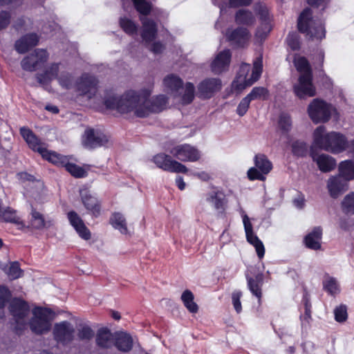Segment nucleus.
<instances>
[{
	"label": "nucleus",
	"mask_w": 354,
	"mask_h": 354,
	"mask_svg": "<svg viewBox=\"0 0 354 354\" xmlns=\"http://www.w3.org/2000/svg\"><path fill=\"white\" fill-rule=\"evenodd\" d=\"M64 167L73 176L77 178L84 177L86 174V171L82 167L73 164L67 160V163L65 165Z\"/></svg>",
	"instance_id": "49"
},
{
	"label": "nucleus",
	"mask_w": 354,
	"mask_h": 354,
	"mask_svg": "<svg viewBox=\"0 0 354 354\" xmlns=\"http://www.w3.org/2000/svg\"><path fill=\"white\" fill-rule=\"evenodd\" d=\"M335 319L336 322L342 323L348 318L347 308L345 305H340L334 309Z\"/></svg>",
	"instance_id": "50"
},
{
	"label": "nucleus",
	"mask_w": 354,
	"mask_h": 354,
	"mask_svg": "<svg viewBox=\"0 0 354 354\" xmlns=\"http://www.w3.org/2000/svg\"><path fill=\"white\" fill-rule=\"evenodd\" d=\"M310 156L322 172H328L335 167L336 161L329 155L324 153L319 154L315 151L312 150Z\"/></svg>",
	"instance_id": "29"
},
{
	"label": "nucleus",
	"mask_w": 354,
	"mask_h": 354,
	"mask_svg": "<svg viewBox=\"0 0 354 354\" xmlns=\"http://www.w3.org/2000/svg\"><path fill=\"white\" fill-rule=\"evenodd\" d=\"M0 221L11 223L17 225L19 229L26 227L25 223L17 212L10 207H3L0 201Z\"/></svg>",
	"instance_id": "28"
},
{
	"label": "nucleus",
	"mask_w": 354,
	"mask_h": 354,
	"mask_svg": "<svg viewBox=\"0 0 354 354\" xmlns=\"http://www.w3.org/2000/svg\"><path fill=\"white\" fill-rule=\"evenodd\" d=\"M97 81L93 76L83 75L77 83L76 88L79 95L87 100L95 98L97 91Z\"/></svg>",
	"instance_id": "14"
},
{
	"label": "nucleus",
	"mask_w": 354,
	"mask_h": 354,
	"mask_svg": "<svg viewBox=\"0 0 354 354\" xmlns=\"http://www.w3.org/2000/svg\"><path fill=\"white\" fill-rule=\"evenodd\" d=\"M307 111L311 120L317 124L328 122L336 109L324 100L314 99L308 105Z\"/></svg>",
	"instance_id": "7"
},
{
	"label": "nucleus",
	"mask_w": 354,
	"mask_h": 354,
	"mask_svg": "<svg viewBox=\"0 0 354 354\" xmlns=\"http://www.w3.org/2000/svg\"><path fill=\"white\" fill-rule=\"evenodd\" d=\"M310 9H305L298 19V29L312 39H322L325 37V28L323 23L312 19Z\"/></svg>",
	"instance_id": "5"
},
{
	"label": "nucleus",
	"mask_w": 354,
	"mask_h": 354,
	"mask_svg": "<svg viewBox=\"0 0 354 354\" xmlns=\"http://www.w3.org/2000/svg\"><path fill=\"white\" fill-rule=\"evenodd\" d=\"M194 294L189 290H185L181 295V300L186 308L192 313L198 312V305L194 302Z\"/></svg>",
	"instance_id": "42"
},
{
	"label": "nucleus",
	"mask_w": 354,
	"mask_h": 354,
	"mask_svg": "<svg viewBox=\"0 0 354 354\" xmlns=\"http://www.w3.org/2000/svg\"><path fill=\"white\" fill-rule=\"evenodd\" d=\"M251 100L248 96H245L239 104L236 113L239 116L244 115L248 110Z\"/></svg>",
	"instance_id": "54"
},
{
	"label": "nucleus",
	"mask_w": 354,
	"mask_h": 354,
	"mask_svg": "<svg viewBox=\"0 0 354 354\" xmlns=\"http://www.w3.org/2000/svg\"><path fill=\"white\" fill-rule=\"evenodd\" d=\"M292 151L295 156H303L307 151L306 144L303 141H295L292 144Z\"/></svg>",
	"instance_id": "52"
},
{
	"label": "nucleus",
	"mask_w": 354,
	"mask_h": 354,
	"mask_svg": "<svg viewBox=\"0 0 354 354\" xmlns=\"http://www.w3.org/2000/svg\"><path fill=\"white\" fill-rule=\"evenodd\" d=\"M111 223L115 229L118 230L123 234H128L126 221L123 215L120 213H115L112 215Z\"/></svg>",
	"instance_id": "44"
},
{
	"label": "nucleus",
	"mask_w": 354,
	"mask_h": 354,
	"mask_svg": "<svg viewBox=\"0 0 354 354\" xmlns=\"http://www.w3.org/2000/svg\"><path fill=\"white\" fill-rule=\"evenodd\" d=\"M287 43L292 50H297L299 48V38L295 33H291L288 35Z\"/></svg>",
	"instance_id": "57"
},
{
	"label": "nucleus",
	"mask_w": 354,
	"mask_h": 354,
	"mask_svg": "<svg viewBox=\"0 0 354 354\" xmlns=\"http://www.w3.org/2000/svg\"><path fill=\"white\" fill-rule=\"evenodd\" d=\"M30 215V225L35 229L41 230L53 225L52 220L46 218L41 212L35 209H32Z\"/></svg>",
	"instance_id": "34"
},
{
	"label": "nucleus",
	"mask_w": 354,
	"mask_h": 354,
	"mask_svg": "<svg viewBox=\"0 0 354 354\" xmlns=\"http://www.w3.org/2000/svg\"><path fill=\"white\" fill-rule=\"evenodd\" d=\"M235 21L237 24L249 26L254 24L255 17L251 11L241 9L236 12Z\"/></svg>",
	"instance_id": "39"
},
{
	"label": "nucleus",
	"mask_w": 354,
	"mask_h": 354,
	"mask_svg": "<svg viewBox=\"0 0 354 354\" xmlns=\"http://www.w3.org/2000/svg\"><path fill=\"white\" fill-rule=\"evenodd\" d=\"M1 270L12 280L19 278L22 276L23 271L19 268L17 262H9L6 264H1Z\"/></svg>",
	"instance_id": "41"
},
{
	"label": "nucleus",
	"mask_w": 354,
	"mask_h": 354,
	"mask_svg": "<svg viewBox=\"0 0 354 354\" xmlns=\"http://www.w3.org/2000/svg\"><path fill=\"white\" fill-rule=\"evenodd\" d=\"M11 297V293L8 288L5 286H0V308L5 306L6 302Z\"/></svg>",
	"instance_id": "56"
},
{
	"label": "nucleus",
	"mask_w": 354,
	"mask_h": 354,
	"mask_svg": "<svg viewBox=\"0 0 354 354\" xmlns=\"http://www.w3.org/2000/svg\"><path fill=\"white\" fill-rule=\"evenodd\" d=\"M247 96L251 101L254 100H264L268 97V91L263 87H254Z\"/></svg>",
	"instance_id": "48"
},
{
	"label": "nucleus",
	"mask_w": 354,
	"mask_h": 354,
	"mask_svg": "<svg viewBox=\"0 0 354 354\" xmlns=\"http://www.w3.org/2000/svg\"><path fill=\"white\" fill-rule=\"evenodd\" d=\"M41 155L43 158L57 166L64 167L67 163L68 158L66 156H62L54 151H48L46 148L41 153Z\"/></svg>",
	"instance_id": "40"
},
{
	"label": "nucleus",
	"mask_w": 354,
	"mask_h": 354,
	"mask_svg": "<svg viewBox=\"0 0 354 354\" xmlns=\"http://www.w3.org/2000/svg\"><path fill=\"white\" fill-rule=\"evenodd\" d=\"M295 206L298 209H302L305 205V198L303 195H299L293 201Z\"/></svg>",
	"instance_id": "62"
},
{
	"label": "nucleus",
	"mask_w": 354,
	"mask_h": 354,
	"mask_svg": "<svg viewBox=\"0 0 354 354\" xmlns=\"http://www.w3.org/2000/svg\"><path fill=\"white\" fill-rule=\"evenodd\" d=\"M324 289L330 295H336L340 292L339 285L334 277L326 276L323 280Z\"/></svg>",
	"instance_id": "43"
},
{
	"label": "nucleus",
	"mask_w": 354,
	"mask_h": 354,
	"mask_svg": "<svg viewBox=\"0 0 354 354\" xmlns=\"http://www.w3.org/2000/svg\"><path fill=\"white\" fill-rule=\"evenodd\" d=\"M322 229L315 227L309 232L304 239L306 246L310 249L317 250L321 248Z\"/></svg>",
	"instance_id": "32"
},
{
	"label": "nucleus",
	"mask_w": 354,
	"mask_h": 354,
	"mask_svg": "<svg viewBox=\"0 0 354 354\" xmlns=\"http://www.w3.org/2000/svg\"><path fill=\"white\" fill-rule=\"evenodd\" d=\"M169 151L174 158L183 162H195L201 157L200 151L188 144L176 145Z\"/></svg>",
	"instance_id": "13"
},
{
	"label": "nucleus",
	"mask_w": 354,
	"mask_h": 354,
	"mask_svg": "<svg viewBox=\"0 0 354 354\" xmlns=\"http://www.w3.org/2000/svg\"><path fill=\"white\" fill-rule=\"evenodd\" d=\"M162 49H163V46L162 44H160V43H154L151 46V50L153 53L158 54V53H161Z\"/></svg>",
	"instance_id": "64"
},
{
	"label": "nucleus",
	"mask_w": 354,
	"mask_h": 354,
	"mask_svg": "<svg viewBox=\"0 0 354 354\" xmlns=\"http://www.w3.org/2000/svg\"><path fill=\"white\" fill-rule=\"evenodd\" d=\"M115 338L110 330L104 328L100 329L96 336V342L99 347L109 348L113 344Z\"/></svg>",
	"instance_id": "38"
},
{
	"label": "nucleus",
	"mask_w": 354,
	"mask_h": 354,
	"mask_svg": "<svg viewBox=\"0 0 354 354\" xmlns=\"http://www.w3.org/2000/svg\"><path fill=\"white\" fill-rule=\"evenodd\" d=\"M327 188L331 197L337 198L348 189V183L339 176H333L327 181Z\"/></svg>",
	"instance_id": "24"
},
{
	"label": "nucleus",
	"mask_w": 354,
	"mask_h": 354,
	"mask_svg": "<svg viewBox=\"0 0 354 354\" xmlns=\"http://www.w3.org/2000/svg\"><path fill=\"white\" fill-rule=\"evenodd\" d=\"M38 41L39 37L36 34L26 35L16 41V50L19 53H25L30 48L35 46Z\"/></svg>",
	"instance_id": "31"
},
{
	"label": "nucleus",
	"mask_w": 354,
	"mask_h": 354,
	"mask_svg": "<svg viewBox=\"0 0 354 354\" xmlns=\"http://www.w3.org/2000/svg\"><path fill=\"white\" fill-rule=\"evenodd\" d=\"M225 36L232 45L237 47L248 46L251 37L249 30L245 28L228 30L225 33Z\"/></svg>",
	"instance_id": "19"
},
{
	"label": "nucleus",
	"mask_w": 354,
	"mask_h": 354,
	"mask_svg": "<svg viewBox=\"0 0 354 354\" xmlns=\"http://www.w3.org/2000/svg\"><path fill=\"white\" fill-rule=\"evenodd\" d=\"M37 79L41 86L48 91H51L50 86V82L57 79L59 85L64 88L68 89L72 86V76L64 71V65L61 63H53L48 66L42 73L37 74Z\"/></svg>",
	"instance_id": "3"
},
{
	"label": "nucleus",
	"mask_w": 354,
	"mask_h": 354,
	"mask_svg": "<svg viewBox=\"0 0 354 354\" xmlns=\"http://www.w3.org/2000/svg\"><path fill=\"white\" fill-rule=\"evenodd\" d=\"M32 315L30 326L34 333L42 334L50 330L53 315L50 309L36 307L32 310Z\"/></svg>",
	"instance_id": "8"
},
{
	"label": "nucleus",
	"mask_w": 354,
	"mask_h": 354,
	"mask_svg": "<svg viewBox=\"0 0 354 354\" xmlns=\"http://www.w3.org/2000/svg\"><path fill=\"white\" fill-rule=\"evenodd\" d=\"M74 333V328L68 322L64 321L57 323L54 326V337L57 342L62 344L71 342L73 339Z\"/></svg>",
	"instance_id": "17"
},
{
	"label": "nucleus",
	"mask_w": 354,
	"mask_h": 354,
	"mask_svg": "<svg viewBox=\"0 0 354 354\" xmlns=\"http://www.w3.org/2000/svg\"><path fill=\"white\" fill-rule=\"evenodd\" d=\"M136 10L141 15L140 21L142 23V37L146 43L152 41L156 33V24L145 17L153 10L151 3L145 0H132Z\"/></svg>",
	"instance_id": "6"
},
{
	"label": "nucleus",
	"mask_w": 354,
	"mask_h": 354,
	"mask_svg": "<svg viewBox=\"0 0 354 354\" xmlns=\"http://www.w3.org/2000/svg\"><path fill=\"white\" fill-rule=\"evenodd\" d=\"M67 218L70 224L74 228L79 236L88 241L91 238V232L86 226L82 218L74 211H71L67 214Z\"/></svg>",
	"instance_id": "21"
},
{
	"label": "nucleus",
	"mask_w": 354,
	"mask_h": 354,
	"mask_svg": "<svg viewBox=\"0 0 354 354\" xmlns=\"http://www.w3.org/2000/svg\"><path fill=\"white\" fill-rule=\"evenodd\" d=\"M241 215L243 220L247 241L254 246L258 257L261 259L263 258L265 254L264 245L262 241L253 232L252 224L250 219L243 210L241 211Z\"/></svg>",
	"instance_id": "10"
},
{
	"label": "nucleus",
	"mask_w": 354,
	"mask_h": 354,
	"mask_svg": "<svg viewBox=\"0 0 354 354\" xmlns=\"http://www.w3.org/2000/svg\"><path fill=\"white\" fill-rule=\"evenodd\" d=\"M94 336V332L87 324H80L77 328V337L81 340H89Z\"/></svg>",
	"instance_id": "47"
},
{
	"label": "nucleus",
	"mask_w": 354,
	"mask_h": 354,
	"mask_svg": "<svg viewBox=\"0 0 354 354\" xmlns=\"http://www.w3.org/2000/svg\"><path fill=\"white\" fill-rule=\"evenodd\" d=\"M329 1L330 0H308V3L311 6L317 7L323 6L324 8Z\"/></svg>",
	"instance_id": "63"
},
{
	"label": "nucleus",
	"mask_w": 354,
	"mask_h": 354,
	"mask_svg": "<svg viewBox=\"0 0 354 354\" xmlns=\"http://www.w3.org/2000/svg\"><path fill=\"white\" fill-rule=\"evenodd\" d=\"M254 10L259 16L261 24L258 27L255 37L261 41L265 39L272 29L271 18L267 6L263 3H257Z\"/></svg>",
	"instance_id": "11"
},
{
	"label": "nucleus",
	"mask_w": 354,
	"mask_h": 354,
	"mask_svg": "<svg viewBox=\"0 0 354 354\" xmlns=\"http://www.w3.org/2000/svg\"><path fill=\"white\" fill-rule=\"evenodd\" d=\"M339 175L348 183L354 180V161L348 160L342 161L338 167Z\"/></svg>",
	"instance_id": "37"
},
{
	"label": "nucleus",
	"mask_w": 354,
	"mask_h": 354,
	"mask_svg": "<svg viewBox=\"0 0 354 354\" xmlns=\"http://www.w3.org/2000/svg\"><path fill=\"white\" fill-rule=\"evenodd\" d=\"M255 167H251L247 172L250 180H266V176L272 170V165L264 154H257L254 156Z\"/></svg>",
	"instance_id": "9"
},
{
	"label": "nucleus",
	"mask_w": 354,
	"mask_h": 354,
	"mask_svg": "<svg viewBox=\"0 0 354 354\" xmlns=\"http://www.w3.org/2000/svg\"><path fill=\"white\" fill-rule=\"evenodd\" d=\"M279 128L283 132H288L291 129L292 122L290 117L287 113H281L279 119Z\"/></svg>",
	"instance_id": "51"
},
{
	"label": "nucleus",
	"mask_w": 354,
	"mask_h": 354,
	"mask_svg": "<svg viewBox=\"0 0 354 354\" xmlns=\"http://www.w3.org/2000/svg\"><path fill=\"white\" fill-rule=\"evenodd\" d=\"M328 138L326 151L336 154L342 153L347 149L348 141L342 133L335 131L329 132Z\"/></svg>",
	"instance_id": "20"
},
{
	"label": "nucleus",
	"mask_w": 354,
	"mask_h": 354,
	"mask_svg": "<svg viewBox=\"0 0 354 354\" xmlns=\"http://www.w3.org/2000/svg\"><path fill=\"white\" fill-rule=\"evenodd\" d=\"M151 86L139 92L129 91L120 98L109 95L104 103L107 109H115L121 113L133 112L140 118L146 117L151 113H158L166 109L168 100L163 95L149 100Z\"/></svg>",
	"instance_id": "1"
},
{
	"label": "nucleus",
	"mask_w": 354,
	"mask_h": 354,
	"mask_svg": "<svg viewBox=\"0 0 354 354\" xmlns=\"http://www.w3.org/2000/svg\"><path fill=\"white\" fill-rule=\"evenodd\" d=\"M165 90L182 104H188L194 98V86L190 82L183 85L182 80L174 74L166 76L163 80Z\"/></svg>",
	"instance_id": "2"
},
{
	"label": "nucleus",
	"mask_w": 354,
	"mask_h": 354,
	"mask_svg": "<svg viewBox=\"0 0 354 354\" xmlns=\"http://www.w3.org/2000/svg\"><path fill=\"white\" fill-rule=\"evenodd\" d=\"M10 312L17 324L19 325L18 328L21 329V326H24L26 324V317L29 312L28 304L21 299H13L10 304Z\"/></svg>",
	"instance_id": "18"
},
{
	"label": "nucleus",
	"mask_w": 354,
	"mask_h": 354,
	"mask_svg": "<svg viewBox=\"0 0 354 354\" xmlns=\"http://www.w3.org/2000/svg\"><path fill=\"white\" fill-rule=\"evenodd\" d=\"M10 16L5 11L0 12V30L6 28L10 23Z\"/></svg>",
	"instance_id": "59"
},
{
	"label": "nucleus",
	"mask_w": 354,
	"mask_h": 354,
	"mask_svg": "<svg viewBox=\"0 0 354 354\" xmlns=\"http://www.w3.org/2000/svg\"><path fill=\"white\" fill-rule=\"evenodd\" d=\"M107 142L106 136L99 132L95 133L93 129H88L82 136L83 145L89 149L102 146Z\"/></svg>",
	"instance_id": "22"
},
{
	"label": "nucleus",
	"mask_w": 354,
	"mask_h": 354,
	"mask_svg": "<svg viewBox=\"0 0 354 354\" xmlns=\"http://www.w3.org/2000/svg\"><path fill=\"white\" fill-rule=\"evenodd\" d=\"M221 88V82L218 78H209L201 82L198 86L199 95L203 98H209Z\"/></svg>",
	"instance_id": "23"
},
{
	"label": "nucleus",
	"mask_w": 354,
	"mask_h": 354,
	"mask_svg": "<svg viewBox=\"0 0 354 354\" xmlns=\"http://www.w3.org/2000/svg\"><path fill=\"white\" fill-rule=\"evenodd\" d=\"M252 0H230L231 7L246 6L251 3Z\"/></svg>",
	"instance_id": "60"
},
{
	"label": "nucleus",
	"mask_w": 354,
	"mask_h": 354,
	"mask_svg": "<svg viewBox=\"0 0 354 354\" xmlns=\"http://www.w3.org/2000/svg\"><path fill=\"white\" fill-rule=\"evenodd\" d=\"M133 342L131 335L124 332L117 333L115 337V346L118 350L123 352H127L131 349Z\"/></svg>",
	"instance_id": "36"
},
{
	"label": "nucleus",
	"mask_w": 354,
	"mask_h": 354,
	"mask_svg": "<svg viewBox=\"0 0 354 354\" xmlns=\"http://www.w3.org/2000/svg\"><path fill=\"white\" fill-rule=\"evenodd\" d=\"M205 201L216 209H221L225 205V194L220 190L213 189L205 194Z\"/></svg>",
	"instance_id": "33"
},
{
	"label": "nucleus",
	"mask_w": 354,
	"mask_h": 354,
	"mask_svg": "<svg viewBox=\"0 0 354 354\" xmlns=\"http://www.w3.org/2000/svg\"><path fill=\"white\" fill-rule=\"evenodd\" d=\"M242 296V293L241 291H234L232 295V301L234 308L236 313H239L242 310V306L241 303V297Z\"/></svg>",
	"instance_id": "55"
},
{
	"label": "nucleus",
	"mask_w": 354,
	"mask_h": 354,
	"mask_svg": "<svg viewBox=\"0 0 354 354\" xmlns=\"http://www.w3.org/2000/svg\"><path fill=\"white\" fill-rule=\"evenodd\" d=\"M342 206L346 212L354 214V192L348 194L344 198Z\"/></svg>",
	"instance_id": "53"
},
{
	"label": "nucleus",
	"mask_w": 354,
	"mask_h": 354,
	"mask_svg": "<svg viewBox=\"0 0 354 354\" xmlns=\"http://www.w3.org/2000/svg\"><path fill=\"white\" fill-rule=\"evenodd\" d=\"M294 64L300 75L312 74V70L308 60L304 57L297 55L294 58Z\"/></svg>",
	"instance_id": "45"
},
{
	"label": "nucleus",
	"mask_w": 354,
	"mask_h": 354,
	"mask_svg": "<svg viewBox=\"0 0 354 354\" xmlns=\"http://www.w3.org/2000/svg\"><path fill=\"white\" fill-rule=\"evenodd\" d=\"M153 162L156 165L167 171L176 173H187V168L183 164L171 158L165 153H158L153 157Z\"/></svg>",
	"instance_id": "15"
},
{
	"label": "nucleus",
	"mask_w": 354,
	"mask_h": 354,
	"mask_svg": "<svg viewBox=\"0 0 354 354\" xmlns=\"http://www.w3.org/2000/svg\"><path fill=\"white\" fill-rule=\"evenodd\" d=\"M18 177H19V179L22 181H28V182L32 183L35 187H42V184L39 181L35 182L33 180V178H34L33 176L28 174L26 172L19 173Z\"/></svg>",
	"instance_id": "58"
},
{
	"label": "nucleus",
	"mask_w": 354,
	"mask_h": 354,
	"mask_svg": "<svg viewBox=\"0 0 354 354\" xmlns=\"http://www.w3.org/2000/svg\"><path fill=\"white\" fill-rule=\"evenodd\" d=\"M48 59V53L44 49H37L33 53L24 57L21 65L24 70L34 71L41 67Z\"/></svg>",
	"instance_id": "16"
},
{
	"label": "nucleus",
	"mask_w": 354,
	"mask_h": 354,
	"mask_svg": "<svg viewBox=\"0 0 354 354\" xmlns=\"http://www.w3.org/2000/svg\"><path fill=\"white\" fill-rule=\"evenodd\" d=\"M82 201L88 213L94 216H99L100 213V204L97 198L88 192L86 189L80 191Z\"/></svg>",
	"instance_id": "30"
},
{
	"label": "nucleus",
	"mask_w": 354,
	"mask_h": 354,
	"mask_svg": "<svg viewBox=\"0 0 354 354\" xmlns=\"http://www.w3.org/2000/svg\"><path fill=\"white\" fill-rule=\"evenodd\" d=\"M248 287L260 304L262 297L263 274H259L254 278L247 277Z\"/></svg>",
	"instance_id": "35"
},
{
	"label": "nucleus",
	"mask_w": 354,
	"mask_h": 354,
	"mask_svg": "<svg viewBox=\"0 0 354 354\" xmlns=\"http://www.w3.org/2000/svg\"><path fill=\"white\" fill-rule=\"evenodd\" d=\"M20 134L32 150L37 151L41 154L46 148L45 144L41 142L30 129L21 127L20 129Z\"/></svg>",
	"instance_id": "26"
},
{
	"label": "nucleus",
	"mask_w": 354,
	"mask_h": 354,
	"mask_svg": "<svg viewBox=\"0 0 354 354\" xmlns=\"http://www.w3.org/2000/svg\"><path fill=\"white\" fill-rule=\"evenodd\" d=\"M120 25L122 29L128 35H133L137 32V25L127 17H121L120 19Z\"/></svg>",
	"instance_id": "46"
},
{
	"label": "nucleus",
	"mask_w": 354,
	"mask_h": 354,
	"mask_svg": "<svg viewBox=\"0 0 354 354\" xmlns=\"http://www.w3.org/2000/svg\"><path fill=\"white\" fill-rule=\"evenodd\" d=\"M329 133L326 132L324 126H319L317 127L313 134V142L310 147V152L312 150L315 151V149L326 150L327 142L328 141Z\"/></svg>",
	"instance_id": "27"
},
{
	"label": "nucleus",
	"mask_w": 354,
	"mask_h": 354,
	"mask_svg": "<svg viewBox=\"0 0 354 354\" xmlns=\"http://www.w3.org/2000/svg\"><path fill=\"white\" fill-rule=\"evenodd\" d=\"M190 174L194 176L197 177L198 178H199L203 181H207L210 178L209 174L206 171H201V172L192 171L190 173Z\"/></svg>",
	"instance_id": "61"
},
{
	"label": "nucleus",
	"mask_w": 354,
	"mask_h": 354,
	"mask_svg": "<svg viewBox=\"0 0 354 354\" xmlns=\"http://www.w3.org/2000/svg\"><path fill=\"white\" fill-rule=\"evenodd\" d=\"M263 62L262 57H258L253 63V68L250 77L248 78V73L250 66L247 64H241L236 79L233 81L232 88L236 91H241L245 88L251 86L257 82L262 73Z\"/></svg>",
	"instance_id": "4"
},
{
	"label": "nucleus",
	"mask_w": 354,
	"mask_h": 354,
	"mask_svg": "<svg viewBox=\"0 0 354 354\" xmlns=\"http://www.w3.org/2000/svg\"><path fill=\"white\" fill-rule=\"evenodd\" d=\"M293 91L301 99L315 95L316 90L313 84V74L299 75L298 82L293 86Z\"/></svg>",
	"instance_id": "12"
},
{
	"label": "nucleus",
	"mask_w": 354,
	"mask_h": 354,
	"mask_svg": "<svg viewBox=\"0 0 354 354\" xmlns=\"http://www.w3.org/2000/svg\"><path fill=\"white\" fill-rule=\"evenodd\" d=\"M231 53L230 50H224L218 53L211 64V68L213 73L219 74L228 69Z\"/></svg>",
	"instance_id": "25"
}]
</instances>
